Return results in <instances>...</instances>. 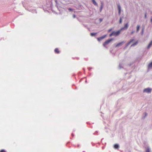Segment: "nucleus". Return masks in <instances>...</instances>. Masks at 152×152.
<instances>
[{
    "mask_svg": "<svg viewBox=\"0 0 152 152\" xmlns=\"http://www.w3.org/2000/svg\"><path fill=\"white\" fill-rule=\"evenodd\" d=\"M114 39L113 38H111L110 39H109L103 43V46L107 48V47H106V45L107 44H108L109 43H110L111 41L113 40Z\"/></svg>",
    "mask_w": 152,
    "mask_h": 152,
    "instance_id": "nucleus-1",
    "label": "nucleus"
},
{
    "mask_svg": "<svg viewBox=\"0 0 152 152\" xmlns=\"http://www.w3.org/2000/svg\"><path fill=\"white\" fill-rule=\"evenodd\" d=\"M121 30H119L116 32H115V31H113V36H114L115 37L118 36L120 34L121 32Z\"/></svg>",
    "mask_w": 152,
    "mask_h": 152,
    "instance_id": "nucleus-2",
    "label": "nucleus"
},
{
    "mask_svg": "<svg viewBox=\"0 0 152 152\" xmlns=\"http://www.w3.org/2000/svg\"><path fill=\"white\" fill-rule=\"evenodd\" d=\"M151 88H146L143 90V92H146L148 93H150L151 92Z\"/></svg>",
    "mask_w": 152,
    "mask_h": 152,
    "instance_id": "nucleus-3",
    "label": "nucleus"
},
{
    "mask_svg": "<svg viewBox=\"0 0 152 152\" xmlns=\"http://www.w3.org/2000/svg\"><path fill=\"white\" fill-rule=\"evenodd\" d=\"M134 40V39H131L129 42L125 46L124 48V49H125L127 48L128 45L133 41Z\"/></svg>",
    "mask_w": 152,
    "mask_h": 152,
    "instance_id": "nucleus-4",
    "label": "nucleus"
},
{
    "mask_svg": "<svg viewBox=\"0 0 152 152\" xmlns=\"http://www.w3.org/2000/svg\"><path fill=\"white\" fill-rule=\"evenodd\" d=\"M107 36V35H104L100 37L97 38V39L99 41H100L101 40Z\"/></svg>",
    "mask_w": 152,
    "mask_h": 152,
    "instance_id": "nucleus-5",
    "label": "nucleus"
},
{
    "mask_svg": "<svg viewBox=\"0 0 152 152\" xmlns=\"http://www.w3.org/2000/svg\"><path fill=\"white\" fill-rule=\"evenodd\" d=\"M129 25L128 23H126L125 24L124 26L121 28V31L123 30L126 29L128 27Z\"/></svg>",
    "mask_w": 152,
    "mask_h": 152,
    "instance_id": "nucleus-6",
    "label": "nucleus"
},
{
    "mask_svg": "<svg viewBox=\"0 0 152 152\" xmlns=\"http://www.w3.org/2000/svg\"><path fill=\"white\" fill-rule=\"evenodd\" d=\"M125 42L124 41H122L121 42H120L118 43L115 46V47H117L120 46H121L122 44L124 43Z\"/></svg>",
    "mask_w": 152,
    "mask_h": 152,
    "instance_id": "nucleus-7",
    "label": "nucleus"
},
{
    "mask_svg": "<svg viewBox=\"0 0 152 152\" xmlns=\"http://www.w3.org/2000/svg\"><path fill=\"white\" fill-rule=\"evenodd\" d=\"M147 113L146 112H144L143 113V115L142 117V119H144L145 117L147 116Z\"/></svg>",
    "mask_w": 152,
    "mask_h": 152,
    "instance_id": "nucleus-8",
    "label": "nucleus"
},
{
    "mask_svg": "<svg viewBox=\"0 0 152 152\" xmlns=\"http://www.w3.org/2000/svg\"><path fill=\"white\" fill-rule=\"evenodd\" d=\"M148 69H149L152 68V61L151 62L148 64Z\"/></svg>",
    "mask_w": 152,
    "mask_h": 152,
    "instance_id": "nucleus-9",
    "label": "nucleus"
},
{
    "mask_svg": "<svg viewBox=\"0 0 152 152\" xmlns=\"http://www.w3.org/2000/svg\"><path fill=\"white\" fill-rule=\"evenodd\" d=\"M113 147L115 149H117L119 148V146L118 144H115L114 145Z\"/></svg>",
    "mask_w": 152,
    "mask_h": 152,
    "instance_id": "nucleus-10",
    "label": "nucleus"
},
{
    "mask_svg": "<svg viewBox=\"0 0 152 152\" xmlns=\"http://www.w3.org/2000/svg\"><path fill=\"white\" fill-rule=\"evenodd\" d=\"M55 53H56L58 54L60 53L58 48H56L54 50Z\"/></svg>",
    "mask_w": 152,
    "mask_h": 152,
    "instance_id": "nucleus-11",
    "label": "nucleus"
},
{
    "mask_svg": "<svg viewBox=\"0 0 152 152\" xmlns=\"http://www.w3.org/2000/svg\"><path fill=\"white\" fill-rule=\"evenodd\" d=\"M140 25H138L137 26V29H136V33H138V31H139V30H140Z\"/></svg>",
    "mask_w": 152,
    "mask_h": 152,
    "instance_id": "nucleus-12",
    "label": "nucleus"
},
{
    "mask_svg": "<svg viewBox=\"0 0 152 152\" xmlns=\"http://www.w3.org/2000/svg\"><path fill=\"white\" fill-rule=\"evenodd\" d=\"M138 41H136L134 43L132 44L131 46V47H134L136 45L138 44Z\"/></svg>",
    "mask_w": 152,
    "mask_h": 152,
    "instance_id": "nucleus-13",
    "label": "nucleus"
},
{
    "mask_svg": "<svg viewBox=\"0 0 152 152\" xmlns=\"http://www.w3.org/2000/svg\"><path fill=\"white\" fill-rule=\"evenodd\" d=\"M152 45V40L150 42L147 47L148 49H149Z\"/></svg>",
    "mask_w": 152,
    "mask_h": 152,
    "instance_id": "nucleus-14",
    "label": "nucleus"
},
{
    "mask_svg": "<svg viewBox=\"0 0 152 152\" xmlns=\"http://www.w3.org/2000/svg\"><path fill=\"white\" fill-rule=\"evenodd\" d=\"M123 64L122 63H120L119 66V69H121L122 68H123Z\"/></svg>",
    "mask_w": 152,
    "mask_h": 152,
    "instance_id": "nucleus-15",
    "label": "nucleus"
},
{
    "mask_svg": "<svg viewBox=\"0 0 152 152\" xmlns=\"http://www.w3.org/2000/svg\"><path fill=\"white\" fill-rule=\"evenodd\" d=\"M97 34V33H91L90 34L91 36H94Z\"/></svg>",
    "mask_w": 152,
    "mask_h": 152,
    "instance_id": "nucleus-16",
    "label": "nucleus"
},
{
    "mask_svg": "<svg viewBox=\"0 0 152 152\" xmlns=\"http://www.w3.org/2000/svg\"><path fill=\"white\" fill-rule=\"evenodd\" d=\"M92 1L93 4L94 5H96V6L97 5V4L96 3V1H95V0H92Z\"/></svg>",
    "mask_w": 152,
    "mask_h": 152,
    "instance_id": "nucleus-17",
    "label": "nucleus"
},
{
    "mask_svg": "<svg viewBox=\"0 0 152 152\" xmlns=\"http://www.w3.org/2000/svg\"><path fill=\"white\" fill-rule=\"evenodd\" d=\"M146 152H150V148L149 147H147L146 150Z\"/></svg>",
    "mask_w": 152,
    "mask_h": 152,
    "instance_id": "nucleus-18",
    "label": "nucleus"
},
{
    "mask_svg": "<svg viewBox=\"0 0 152 152\" xmlns=\"http://www.w3.org/2000/svg\"><path fill=\"white\" fill-rule=\"evenodd\" d=\"M118 11H121V7L118 4Z\"/></svg>",
    "mask_w": 152,
    "mask_h": 152,
    "instance_id": "nucleus-19",
    "label": "nucleus"
},
{
    "mask_svg": "<svg viewBox=\"0 0 152 152\" xmlns=\"http://www.w3.org/2000/svg\"><path fill=\"white\" fill-rule=\"evenodd\" d=\"M144 29V27H142V28L141 33V34L142 35L143 34Z\"/></svg>",
    "mask_w": 152,
    "mask_h": 152,
    "instance_id": "nucleus-20",
    "label": "nucleus"
},
{
    "mask_svg": "<svg viewBox=\"0 0 152 152\" xmlns=\"http://www.w3.org/2000/svg\"><path fill=\"white\" fill-rule=\"evenodd\" d=\"M102 8H103V6L102 5L100 7V12H101L102 10Z\"/></svg>",
    "mask_w": 152,
    "mask_h": 152,
    "instance_id": "nucleus-21",
    "label": "nucleus"
},
{
    "mask_svg": "<svg viewBox=\"0 0 152 152\" xmlns=\"http://www.w3.org/2000/svg\"><path fill=\"white\" fill-rule=\"evenodd\" d=\"M122 18L121 17L119 21V23H122Z\"/></svg>",
    "mask_w": 152,
    "mask_h": 152,
    "instance_id": "nucleus-22",
    "label": "nucleus"
},
{
    "mask_svg": "<svg viewBox=\"0 0 152 152\" xmlns=\"http://www.w3.org/2000/svg\"><path fill=\"white\" fill-rule=\"evenodd\" d=\"M31 12L33 13H37V12L35 10H32Z\"/></svg>",
    "mask_w": 152,
    "mask_h": 152,
    "instance_id": "nucleus-23",
    "label": "nucleus"
},
{
    "mask_svg": "<svg viewBox=\"0 0 152 152\" xmlns=\"http://www.w3.org/2000/svg\"><path fill=\"white\" fill-rule=\"evenodd\" d=\"M103 20V19L102 18H100L99 19V22L101 23L102 22V20Z\"/></svg>",
    "mask_w": 152,
    "mask_h": 152,
    "instance_id": "nucleus-24",
    "label": "nucleus"
},
{
    "mask_svg": "<svg viewBox=\"0 0 152 152\" xmlns=\"http://www.w3.org/2000/svg\"><path fill=\"white\" fill-rule=\"evenodd\" d=\"M68 10L69 11H72L73 10L71 8H69L68 9Z\"/></svg>",
    "mask_w": 152,
    "mask_h": 152,
    "instance_id": "nucleus-25",
    "label": "nucleus"
},
{
    "mask_svg": "<svg viewBox=\"0 0 152 152\" xmlns=\"http://www.w3.org/2000/svg\"><path fill=\"white\" fill-rule=\"evenodd\" d=\"M0 152H6V151L4 149H2L0 151Z\"/></svg>",
    "mask_w": 152,
    "mask_h": 152,
    "instance_id": "nucleus-26",
    "label": "nucleus"
},
{
    "mask_svg": "<svg viewBox=\"0 0 152 152\" xmlns=\"http://www.w3.org/2000/svg\"><path fill=\"white\" fill-rule=\"evenodd\" d=\"M113 36V32H112V33L111 34H110V35H109V36H110V37H111V36Z\"/></svg>",
    "mask_w": 152,
    "mask_h": 152,
    "instance_id": "nucleus-27",
    "label": "nucleus"
},
{
    "mask_svg": "<svg viewBox=\"0 0 152 152\" xmlns=\"http://www.w3.org/2000/svg\"><path fill=\"white\" fill-rule=\"evenodd\" d=\"M92 69V67H88V69L89 70V71H90V70H91V69Z\"/></svg>",
    "mask_w": 152,
    "mask_h": 152,
    "instance_id": "nucleus-28",
    "label": "nucleus"
},
{
    "mask_svg": "<svg viewBox=\"0 0 152 152\" xmlns=\"http://www.w3.org/2000/svg\"><path fill=\"white\" fill-rule=\"evenodd\" d=\"M76 15H75V14H74V15H73V18H76Z\"/></svg>",
    "mask_w": 152,
    "mask_h": 152,
    "instance_id": "nucleus-29",
    "label": "nucleus"
},
{
    "mask_svg": "<svg viewBox=\"0 0 152 152\" xmlns=\"http://www.w3.org/2000/svg\"><path fill=\"white\" fill-rule=\"evenodd\" d=\"M121 11H118V14L119 15H120Z\"/></svg>",
    "mask_w": 152,
    "mask_h": 152,
    "instance_id": "nucleus-30",
    "label": "nucleus"
},
{
    "mask_svg": "<svg viewBox=\"0 0 152 152\" xmlns=\"http://www.w3.org/2000/svg\"><path fill=\"white\" fill-rule=\"evenodd\" d=\"M112 30V28H110V29H109L108 30V32H110V31H111V30Z\"/></svg>",
    "mask_w": 152,
    "mask_h": 152,
    "instance_id": "nucleus-31",
    "label": "nucleus"
},
{
    "mask_svg": "<svg viewBox=\"0 0 152 152\" xmlns=\"http://www.w3.org/2000/svg\"><path fill=\"white\" fill-rule=\"evenodd\" d=\"M134 32V31H133L131 32V34H132Z\"/></svg>",
    "mask_w": 152,
    "mask_h": 152,
    "instance_id": "nucleus-32",
    "label": "nucleus"
},
{
    "mask_svg": "<svg viewBox=\"0 0 152 152\" xmlns=\"http://www.w3.org/2000/svg\"><path fill=\"white\" fill-rule=\"evenodd\" d=\"M56 3V5H57V1L56 0H55V1Z\"/></svg>",
    "mask_w": 152,
    "mask_h": 152,
    "instance_id": "nucleus-33",
    "label": "nucleus"
},
{
    "mask_svg": "<svg viewBox=\"0 0 152 152\" xmlns=\"http://www.w3.org/2000/svg\"><path fill=\"white\" fill-rule=\"evenodd\" d=\"M145 18H146L147 16H146V14H145Z\"/></svg>",
    "mask_w": 152,
    "mask_h": 152,
    "instance_id": "nucleus-34",
    "label": "nucleus"
},
{
    "mask_svg": "<svg viewBox=\"0 0 152 152\" xmlns=\"http://www.w3.org/2000/svg\"><path fill=\"white\" fill-rule=\"evenodd\" d=\"M83 25L85 27H86L87 26V25Z\"/></svg>",
    "mask_w": 152,
    "mask_h": 152,
    "instance_id": "nucleus-35",
    "label": "nucleus"
},
{
    "mask_svg": "<svg viewBox=\"0 0 152 152\" xmlns=\"http://www.w3.org/2000/svg\"><path fill=\"white\" fill-rule=\"evenodd\" d=\"M97 131H96L94 134H96V133H97Z\"/></svg>",
    "mask_w": 152,
    "mask_h": 152,
    "instance_id": "nucleus-36",
    "label": "nucleus"
},
{
    "mask_svg": "<svg viewBox=\"0 0 152 152\" xmlns=\"http://www.w3.org/2000/svg\"><path fill=\"white\" fill-rule=\"evenodd\" d=\"M72 136H73H73H74V135L72 133Z\"/></svg>",
    "mask_w": 152,
    "mask_h": 152,
    "instance_id": "nucleus-37",
    "label": "nucleus"
},
{
    "mask_svg": "<svg viewBox=\"0 0 152 152\" xmlns=\"http://www.w3.org/2000/svg\"><path fill=\"white\" fill-rule=\"evenodd\" d=\"M151 22H152V18H151Z\"/></svg>",
    "mask_w": 152,
    "mask_h": 152,
    "instance_id": "nucleus-38",
    "label": "nucleus"
},
{
    "mask_svg": "<svg viewBox=\"0 0 152 152\" xmlns=\"http://www.w3.org/2000/svg\"><path fill=\"white\" fill-rule=\"evenodd\" d=\"M91 73H90V74H89V76H90V75H91Z\"/></svg>",
    "mask_w": 152,
    "mask_h": 152,
    "instance_id": "nucleus-39",
    "label": "nucleus"
},
{
    "mask_svg": "<svg viewBox=\"0 0 152 152\" xmlns=\"http://www.w3.org/2000/svg\"><path fill=\"white\" fill-rule=\"evenodd\" d=\"M85 82H86V83H87V80H86V81H85Z\"/></svg>",
    "mask_w": 152,
    "mask_h": 152,
    "instance_id": "nucleus-40",
    "label": "nucleus"
},
{
    "mask_svg": "<svg viewBox=\"0 0 152 152\" xmlns=\"http://www.w3.org/2000/svg\"><path fill=\"white\" fill-rule=\"evenodd\" d=\"M77 59H79V58H77Z\"/></svg>",
    "mask_w": 152,
    "mask_h": 152,
    "instance_id": "nucleus-41",
    "label": "nucleus"
},
{
    "mask_svg": "<svg viewBox=\"0 0 152 152\" xmlns=\"http://www.w3.org/2000/svg\"><path fill=\"white\" fill-rule=\"evenodd\" d=\"M83 69L84 70V71H85V69L84 68H83Z\"/></svg>",
    "mask_w": 152,
    "mask_h": 152,
    "instance_id": "nucleus-42",
    "label": "nucleus"
},
{
    "mask_svg": "<svg viewBox=\"0 0 152 152\" xmlns=\"http://www.w3.org/2000/svg\"><path fill=\"white\" fill-rule=\"evenodd\" d=\"M103 139V138L101 140L102 141Z\"/></svg>",
    "mask_w": 152,
    "mask_h": 152,
    "instance_id": "nucleus-43",
    "label": "nucleus"
},
{
    "mask_svg": "<svg viewBox=\"0 0 152 152\" xmlns=\"http://www.w3.org/2000/svg\"><path fill=\"white\" fill-rule=\"evenodd\" d=\"M83 152H85V151H83Z\"/></svg>",
    "mask_w": 152,
    "mask_h": 152,
    "instance_id": "nucleus-44",
    "label": "nucleus"
},
{
    "mask_svg": "<svg viewBox=\"0 0 152 152\" xmlns=\"http://www.w3.org/2000/svg\"><path fill=\"white\" fill-rule=\"evenodd\" d=\"M79 146V145H78V146Z\"/></svg>",
    "mask_w": 152,
    "mask_h": 152,
    "instance_id": "nucleus-45",
    "label": "nucleus"
}]
</instances>
